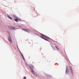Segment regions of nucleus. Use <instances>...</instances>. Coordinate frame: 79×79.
I'll use <instances>...</instances> for the list:
<instances>
[{"label": "nucleus", "instance_id": "9", "mask_svg": "<svg viewBox=\"0 0 79 79\" xmlns=\"http://www.w3.org/2000/svg\"><path fill=\"white\" fill-rule=\"evenodd\" d=\"M10 28L11 29H12V30H14V29H15L14 27L11 26H10Z\"/></svg>", "mask_w": 79, "mask_h": 79}, {"label": "nucleus", "instance_id": "7", "mask_svg": "<svg viewBox=\"0 0 79 79\" xmlns=\"http://www.w3.org/2000/svg\"><path fill=\"white\" fill-rule=\"evenodd\" d=\"M23 30L24 31H25V32H29V30L27 29H23Z\"/></svg>", "mask_w": 79, "mask_h": 79}, {"label": "nucleus", "instance_id": "10", "mask_svg": "<svg viewBox=\"0 0 79 79\" xmlns=\"http://www.w3.org/2000/svg\"><path fill=\"white\" fill-rule=\"evenodd\" d=\"M7 16L8 18H9V19H13V18H11V17L9 16L8 15H7Z\"/></svg>", "mask_w": 79, "mask_h": 79}, {"label": "nucleus", "instance_id": "5", "mask_svg": "<svg viewBox=\"0 0 79 79\" xmlns=\"http://www.w3.org/2000/svg\"><path fill=\"white\" fill-rule=\"evenodd\" d=\"M68 73H69V71L68 67H67L66 69L65 74H68Z\"/></svg>", "mask_w": 79, "mask_h": 79}, {"label": "nucleus", "instance_id": "1", "mask_svg": "<svg viewBox=\"0 0 79 79\" xmlns=\"http://www.w3.org/2000/svg\"><path fill=\"white\" fill-rule=\"evenodd\" d=\"M13 18L15 19H14L15 21L16 22H18V21H22V20L20 18L16 16L13 15Z\"/></svg>", "mask_w": 79, "mask_h": 79}, {"label": "nucleus", "instance_id": "6", "mask_svg": "<svg viewBox=\"0 0 79 79\" xmlns=\"http://www.w3.org/2000/svg\"><path fill=\"white\" fill-rule=\"evenodd\" d=\"M31 72L33 73L34 75L35 76H37V73H35V72L34 71H33V70H31Z\"/></svg>", "mask_w": 79, "mask_h": 79}, {"label": "nucleus", "instance_id": "4", "mask_svg": "<svg viewBox=\"0 0 79 79\" xmlns=\"http://www.w3.org/2000/svg\"><path fill=\"white\" fill-rule=\"evenodd\" d=\"M29 66L31 69H32V70H33V69L34 68V65H33L32 64H30L29 65Z\"/></svg>", "mask_w": 79, "mask_h": 79}, {"label": "nucleus", "instance_id": "3", "mask_svg": "<svg viewBox=\"0 0 79 79\" xmlns=\"http://www.w3.org/2000/svg\"><path fill=\"white\" fill-rule=\"evenodd\" d=\"M69 69L71 73L72 74H73V69L72 68V67H71V66H69Z\"/></svg>", "mask_w": 79, "mask_h": 79}, {"label": "nucleus", "instance_id": "13", "mask_svg": "<svg viewBox=\"0 0 79 79\" xmlns=\"http://www.w3.org/2000/svg\"><path fill=\"white\" fill-rule=\"evenodd\" d=\"M22 57H23L24 60H25V59H24V56H22Z\"/></svg>", "mask_w": 79, "mask_h": 79}, {"label": "nucleus", "instance_id": "12", "mask_svg": "<svg viewBox=\"0 0 79 79\" xmlns=\"http://www.w3.org/2000/svg\"><path fill=\"white\" fill-rule=\"evenodd\" d=\"M23 79H26V77H24Z\"/></svg>", "mask_w": 79, "mask_h": 79}, {"label": "nucleus", "instance_id": "14", "mask_svg": "<svg viewBox=\"0 0 79 79\" xmlns=\"http://www.w3.org/2000/svg\"><path fill=\"white\" fill-rule=\"evenodd\" d=\"M21 55L22 56H23V54H22V53H21Z\"/></svg>", "mask_w": 79, "mask_h": 79}, {"label": "nucleus", "instance_id": "2", "mask_svg": "<svg viewBox=\"0 0 79 79\" xmlns=\"http://www.w3.org/2000/svg\"><path fill=\"white\" fill-rule=\"evenodd\" d=\"M41 36L42 39H43L45 40H47V41H48L47 39H50V38L49 37L43 34H41Z\"/></svg>", "mask_w": 79, "mask_h": 79}, {"label": "nucleus", "instance_id": "8", "mask_svg": "<svg viewBox=\"0 0 79 79\" xmlns=\"http://www.w3.org/2000/svg\"><path fill=\"white\" fill-rule=\"evenodd\" d=\"M8 39L9 41L10 42V43H12V41L11 40V37H9L8 38Z\"/></svg>", "mask_w": 79, "mask_h": 79}, {"label": "nucleus", "instance_id": "11", "mask_svg": "<svg viewBox=\"0 0 79 79\" xmlns=\"http://www.w3.org/2000/svg\"><path fill=\"white\" fill-rule=\"evenodd\" d=\"M56 48L57 50H59L58 48H57V47L56 46Z\"/></svg>", "mask_w": 79, "mask_h": 79}]
</instances>
